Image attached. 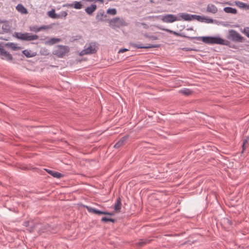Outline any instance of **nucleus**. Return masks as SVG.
Instances as JSON below:
<instances>
[{
    "mask_svg": "<svg viewBox=\"0 0 249 249\" xmlns=\"http://www.w3.org/2000/svg\"><path fill=\"white\" fill-rule=\"evenodd\" d=\"M187 38L189 39H196L198 41H202L204 43L207 44H219L228 45L229 41L224 40L219 36H187Z\"/></svg>",
    "mask_w": 249,
    "mask_h": 249,
    "instance_id": "f257e3e1",
    "label": "nucleus"
},
{
    "mask_svg": "<svg viewBox=\"0 0 249 249\" xmlns=\"http://www.w3.org/2000/svg\"><path fill=\"white\" fill-rule=\"evenodd\" d=\"M16 37L21 40L32 41L38 39V36L36 35H31L30 33L15 32Z\"/></svg>",
    "mask_w": 249,
    "mask_h": 249,
    "instance_id": "f03ea898",
    "label": "nucleus"
},
{
    "mask_svg": "<svg viewBox=\"0 0 249 249\" xmlns=\"http://www.w3.org/2000/svg\"><path fill=\"white\" fill-rule=\"evenodd\" d=\"M69 47L67 46L59 45L57 48L53 51V53L59 58H62L69 52Z\"/></svg>",
    "mask_w": 249,
    "mask_h": 249,
    "instance_id": "7ed1b4c3",
    "label": "nucleus"
},
{
    "mask_svg": "<svg viewBox=\"0 0 249 249\" xmlns=\"http://www.w3.org/2000/svg\"><path fill=\"white\" fill-rule=\"evenodd\" d=\"M161 20L165 23H172L176 21H180L181 18L173 14H164L160 16Z\"/></svg>",
    "mask_w": 249,
    "mask_h": 249,
    "instance_id": "20e7f679",
    "label": "nucleus"
},
{
    "mask_svg": "<svg viewBox=\"0 0 249 249\" xmlns=\"http://www.w3.org/2000/svg\"><path fill=\"white\" fill-rule=\"evenodd\" d=\"M0 57L2 60H5L9 62L13 60V57L11 54L5 51L3 46L0 44Z\"/></svg>",
    "mask_w": 249,
    "mask_h": 249,
    "instance_id": "39448f33",
    "label": "nucleus"
},
{
    "mask_svg": "<svg viewBox=\"0 0 249 249\" xmlns=\"http://www.w3.org/2000/svg\"><path fill=\"white\" fill-rule=\"evenodd\" d=\"M96 47L97 46L95 42H91L89 43L87 48L81 51L80 54L84 55L94 53L96 52Z\"/></svg>",
    "mask_w": 249,
    "mask_h": 249,
    "instance_id": "423d86ee",
    "label": "nucleus"
},
{
    "mask_svg": "<svg viewBox=\"0 0 249 249\" xmlns=\"http://www.w3.org/2000/svg\"><path fill=\"white\" fill-rule=\"evenodd\" d=\"M230 38L235 42H243L244 37L237 31L231 30L230 34Z\"/></svg>",
    "mask_w": 249,
    "mask_h": 249,
    "instance_id": "0eeeda50",
    "label": "nucleus"
},
{
    "mask_svg": "<svg viewBox=\"0 0 249 249\" xmlns=\"http://www.w3.org/2000/svg\"><path fill=\"white\" fill-rule=\"evenodd\" d=\"M124 22L123 19H120L118 17H116L109 21V23L110 26L113 28L119 27L120 26L124 25Z\"/></svg>",
    "mask_w": 249,
    "mask_h": 249,
    "instance_id": "6e6552de",
    "label": "nucleus"
},
{
    "mask_svg": "<svg viewBox=\"0 0 249 249\" xmlns=\"http://www.w3.org/2000/svg\"><path fill=\"white\" fill-rule=\"evenodd\" d=\"M133 46L137 49H149L153 48H159L160 47V44H151L147 46H143V44L140 42L133 44Z\"/></svg>",
    "mask_w": 249,
    "mask_h": 249,
    "instance_id": "1a4fd4ad",
    "label": "nucleus"
},
{
    "mask_svg": "<svg viewBox=\"0 0 249 249\" xmlns=\"http://www.w3.org/2000/svg\"><path fill=\"white\" fill-rule=\"evenodd\" d=\"M0 23H3V25L1 28L2 31L0 30V34L8 33L10 31V26L8 21L0 19Z\"/></svg>",
    "mask_w": 249,
    "mask_h": 249,
    "instance_id": "9d476101",
    "label": "nucleus"
},
{
    "mask_svg": "<svg viewBox=\"0 0 249 249\" xmlns=\"http://www.w3.org/2000/svg\"><path fill=\"white\" fill-rule=\"evenodd\" d=\"M96 19L98 21H107V15L103 10H99L96 16Z\"/></svg>",
    "mask_w": 249,
    "mask_h": 249,
    "instance_id": "9b49d317",
    "label": "nucleus"
},
{
    "mask_svg": "<svg viewBox=\"0 0 249 249\" xmlns=\"http://www.w3.org/2000/svg\"><path fill=\"white\" fill-rule=\"evenodd\" d=\"M89 213H92L97 215L104 214L105 211H100L88 206H84Z\"/></svg>",
    "mask_w": 249,
    "mask_h": 249,
    "instance_id": "f8f14e48",
    "label": "nucleus"
},
{
    "mask_svg": "<svg viewBox=\"0 0 249 249\" xmlns=\"http://www.w3.org/2000/svg\"><path fill=\"white\" fill-rule=\"evenodd\" d=\"M45 170L48 173H49L50 175L52 176L54 178H61L63 177V175L58 172L47 169H45Z\"/></svg>",
    "mask_w": 249,
    "mask_h": 249,
    "instance_id": "ddd939ff",
    "label": "nucleus"
},
{
    "mask_svg": "<svg viewBox=\"0 0 249 249\" xmlns=\"http://www.w3.org/2000/svg\"><path fill=\"white\" fill-rule=\"evenodd\" d=\"M192 14L186 13H180L178 14V18H181L185 21L192 20Z\"/></svg>",
    "mask_w": 249,
    "mask_h": 249,
    "instance_id": "4468645a",
    "label": "nucleus"
},
{
    "mask_svg": "<svg viewBox=\"0 0 249 249\" xmlns=\"http://www.w3.org/2000/svg\"><path fill=\"white\" fill-rule=\"evenodd\" d=\"M128 136H124L121 139H120L114 145V147L115 148H118L122 146L124 142L128 139Z\"/></svg>",
    "mask_w": 249,
    "mask_h": 249,
    "instance_id": "2eb2a0df",
    "label": "nucleus"
},
{
    "mask_svg": "<svg viewBox=\"0 0 249 249\" xmlns=\"http://www.w3.org/2000/svg\"><path fill=\"white\" fill-rule=\"evenodd\" d=\"M96 8V5L95 4H92L90 6L87 7L85 10L88 14L91 15L95 11Z\"/></svg>",
    "mask_w": 249,
    "mask_h": 249,
    "instance_id": "dca6fc26",
    "label": "nucleus"
},
{
    "mask_svg": "<svg viewBox=\"0 0 249 249\" xmlns=\"http://www.w3.org/2000/svg\"><path fill=\"white\" fill-rule=\"evenodd\" d=\"M207 11L209 13L215 14L217 12V7L213 4H209L207 6Z\"/></svg>",
    "mask_w": 249,
    "mask_h": 249,
    "instance_id": "f3484780",
    "label": "nucleus"
},
{
    "mask_svg": "<svg viewBox=\"0 0 249 249\" xmlns=\"http://www.w3.org/2000/svg\"><path fill=\"white\" fill-rule=\"evenodd\" d=\"M22 53L27 58L33 57L36 54V53L32 52L31 50L27 49L23 50Z\"/></svg>",
    "mask_w": 249,
    "mask_h": 249,
    "instance_id": "a211bd4d",
    "label": "nucleus"
},
{
    "mask_svg": "<svg viewBox=\"0 0 249 249\" xmlns=\"http://www.w3.org/2000/svg\"><path fill=\"white\" fill-rule=\"evenodd\" d=\"M223 11L225 13H231L232 14H236L237 12L236 9L231 7H225L224 8Z\"/></svg>",
    "mask_w": 249,
    "mask_h": 249,
    "instance_id": "6ab92c4d",
    "label": "nucleus"
},
{
    "mask_svg": "<svg viewBox=\"0 0 249 249\" xmlns=\"http://www.w3.org/2000/svg\"><path fill=\"white\" fill-rule=\"evenodd\" d=\"M16 9L21 14H27L28 12L27 10L21 4H18Z\"/></svg>",
    "mask_w": 249,
    "mask_h": 249,
    "instance_id": "aec40b11",
    "label": "nucleus"
},
{
    "mask_svg": "<svg viewBox=\"0 0 249 249\" xmlns=\"http://www.w3.org/2000/svg\"><path fill=\"white\" fill-rule=\"evenodd\" d=\"M114 209L115 211H120L121 209V200L120 197H119L116 201L114 204Z\"/></svg>",
    "mask_w": 249,
    "mask_h": 249,
    "instance_id": "412c9836",
    "label": "nucleus"
},
{
    "mask_svg": "<svg viewBox=\"0 0 249 249\" xmlns=\"http://www.w3.org/2000/svg\"><path fill=\"white\" fill-rule=\"evenodd\" d=\"M179 93H181L184 95H189L192 93V91L187 88H184L179 90Z\"/></svg>",
    "mask_w": 249,
    "mask_h": 249,
    "instance_id": "4be33fe9",
    "label": "nucleus"
},
{
    "mask_svg": "<svg viewBox=\"0 0 249 249\" xmlns=\"http://www.w3.org/2000/svg\"><path fill=\"white\" fill-rule=\"evenodd\" d=\"M48 15L50 17L53 18H58L60 17V15H58V14L55 13V11L54 9H53L51 11H49Z\"/></svg>",
    "mask_w": 249,
    "mask_h": 249,
    "instance_id": "5701e85b",
    "label": "nucleus"
},
{
    "mask_svg": "<svg viewBox=\"0 0 249 249\" xmlns=\"http://www.w3.org/2000/svg\"><path fill=\"white\" fill-rule=\"evenodd\" d=\"M201 19H202L201 20V21H200L201 22H205L206 23H213V19L208 18V17H204V16H201Z\"/></svg>",
    "mask_w": 249,
    "mask_h": 249,
    "instance_id": "b1692460",
    "label": "nucleus"
},
{
    "mask_svg": "<svg viewBox=\"0 0 249 249\" xmlns=\"http://www.w3.org/2000/svg\"><path fill=\"white\" fill-rule=\"evenodd\" d=\"M235 3L238 7L240 8H247V9L249 8V5L244 3L243 2L237 1H235Z\"/></svg>",
    "mask_w": 249,
    "mask_h": 249,
    "instance_id": "393cba45",
    "label": "nucleus"
},
{
    "mask_svg": "<svg viewBox=\"0 0 249 249\" xmlns=\"http://www.w3.org/2000/svg\"><path fill=\"white\" fill-rule=\"evenodd\" d=\"M40 53L42 55H48L50 54V51L45 47H42L40 49Z\"/></svg>",
    "mask_w": 249,
    "mask_h": 249,
    "instance_id": "a878e982",
    "label": "nucleus"
},
{
    "mask_svg": "<svg viewBox=\"0 0 249 249\" xmlns=\"http://www.w3.org/2000/svg\"><path fill=\"white\" fill-rule=\"evenodd\" d=\"M83 7V4L80 1H74L73 2V8L76 9H81Z\"/></svg>",
    "mask_w": 249,
    "mask_h": 249,
    "instance_id": "bb28decb",
    "label": "nucleus"
},
{
    "mask_svg": "<svg viewBox=\"0 0 249 249\" xmlns=\"http://www.w3.org/2000/svg\"><path fill=\"white\" fill-rule=\"evenodd\" d=\"M61 41L60 38H52L50 39H49L47 42L50 44V45H53L54 44L57 42H59Z\"/></svg>",
    "mask_w": 249,
    "mask_h": 249,
    "instance_id": "cd10ccee",
    "label": "nucleus"
},
{
    "mask_svg": "<svg viewBox=\"0 0 249 249\" xmlns=\"http://www.w3.org/2000/svg\"><path fill=\"white\" fill-rule=\"evenodd\" d=\"M5 46L10 47L13 50H17L19 47L16 46V44L13 42H8L5 44Z\"/></svg>",
    "mask_w": 249,
    "mask_h": 249,
    "instance_id": "c85d7f7f",
    "label": "nucleus"
},
{
    "mask_svg": "<svg viewBox=\"0 0 249 249\" xmlns=\"http://www.w3.org/2000/svg\"><path fill=\"white\" fill-rule=\"evenodd\" d=\"M143 35L146 38L149 39L150 40H155L158 39V37L157 36L149 35L147 33L144 34Z\"/></svg>",
    "mask_w": 249,
    "mask_h": 249,
    "instance_id": "c756f323",
    "label": "nucleus"
},
{
    "mask_svg": "<svg viewBox=\"0 0 249 249\" xmlns=\"http://www.w3.org/2000/svg\"><path fill=\"white\" fill-rule=\"evenodd\" d=\"M101 221L102 222H106V223H107L108 222H112V223H114L115 221V220L113 218H108V217H103L102 218H101Z\"/></svg>",
    "mask_w": 249,
    "mask_h": 249,
    "instance_id": "7c9ffc66",
    "label": "nucleus"
},
{
    "mask_svg": "<svg viewBox=\"0 0 249 249\" xmlns=\"http://www.w3.org/2000/svg\"><path fill=\"white\" fill-rule=\"evenodd\" d=\"M107 13L111 15H115L117 13V11L115 8H109L107 10Z\"/></svg>",
    "mask_w": 249,
    "mask_h": 249,
    "instance_id": "2f4dec72",
    "label": "nucleus"
},
{
    "mask_svg": "<svg viewBox=\"0 0 249 249\" xmlns=\"http://www.w3.org/2000/svg\"><path fill=\"white\" fill-rule=\"evenodd\" d=\"M30 31L35 32V33H37V32H39V27H38L36 25H34V26L30 27Z\"/></svg>",
    "mask_w": 249,
    "mask_h": 249,
    "instance_id": "473e14b6",
    "label": "nucleus"
},
{
    "mask_svg": "<svg viewBox=\"0 0 249 249\" xmlns=\"http://www.w3.org/2000/svg\"><path fill=\"white\" fill-rule=\"evenodd\" d=\"M192 19H195L196 20L199 22L201 21V16L200 15H192Z\"/></svg>",
    "mask_w": 249,
    "mask_h": 249,
    "instance_id": "72a5a7b5",
    "label": "nucleus"
},
{
    "mask_svg": "<svg viewBox=\"0 0 249 249\" xmlns=\"http://www.w3.org/2000/svg\"><path fill=\"white\" fill-rule=\"evenodd\" d=\"M150 242L149 240L148 239H145V240H141L138 243V245L140 246H142Z\"/></svg>",
    "mask_w": 249,
    "mask_h": 249,
    "instance_id": "f704fd0d",
    "label": "nucleus"
},
{
    "mask_svg": "<svg viewBox=\"0 0 249 249\" xmlns=\"http://www.w3.org/2000/svg\"><path fill=\"white\" fill-rule=\"evenodd\" d=\"M157 27L158 29H160V30H163V31H166L167 32L169 33H170V34H172V33H173V31H174L171 30L169 29H167V28H161V27H159L158 26H157Z\"/></svg>",
    "mask_w": 249,
    "mask_h": 249,
    "instance_id": "c9c22d12",
    "label": "nucleus"
},
{
    "mask_svg": "<svg viewBox=\"0 0 249 249\" xmlns=\"http://www.w3.org/2000/svg\"><path fill=\"white\" fill-rule=\"evenodd\" d=\"M244 32L246 36L249 37V27H245L244 29Z\"/></svg>",
    "mask_w": 249,
    "mask_h": 249,
    "instance_id": "e433bc0d",
    "label": "nucleus"
},
{
    "mask_svg": "<svg viewBox=\"0 0 249 249\" xmlns=\"http://www.w3.org/2000/svg\"><path fill=\"white\" fill-rule=\"evenodd\" d=\"M67 15H68V14L66 11H61V12H60V14L58 15L60 16V18H62V17L65 18L67 16Z\"/></svg>",
    "mask_w": 249,
    "mask_h": 249,
    "instance_id": "4c0bfd02",
    "label": "nucleus"
},
{
    "mask_svg": "<svg viewBox=\"0 0 249 249\" xmlns=\"http://www.w3.org/2000/svg\"><path fill=\"white\" fill-rule=\"evenodd\" d=\"M182 50L183 51H184L185 52H188V51H195L196 50L195 49H194L192 48H190V47H184V48H182Z\"/></svg>",
    "mask_w": 249,
    "mask_h": 249,
    "instance_id": "58836bf2",
    "label": "nucleus"
},
{
    "mask_svg": "<svg viewBox=\"0 0 249 249\" xmlns=\"http://www.w3.org/2000/svg\"><path fill=\"white\" fill-rule=\"evenodd\" d=\"M49 28V27L48 26L43 25V26L39 27V31H40L42 30H46V29H48Z\"/></svg>",
    "mask_w": 249,
    "mask_h": 249,
    "instance_id": "ea45409f",
    "label": "nucleus"
},
{
    "mask_svg": "<svg viewBox=\"0 0 249 249\" xmlns=\"http://www.w3.org/2000/svg\"><path fill=\"white\" fill-rule=\"evenodd\" d=\"M127 51H128V49H125V48L121 49L118 51V53H124V52H125Z\"/></svg>",
    "mask_w": 249,
    "mask_h": 249,
    "instance_id": "a19ab883",
    "label": "nucleus"
},
{
    "mask_svg": "<svg viewBox=\"0 0 249 249\" xmlns=\"http://www.w3.org/2000/svg\"><path fill=\"white\" fill-rule=\"evenodd\" d=\"M247 143V140H244L243 142V144H242V148L243 150L245 149V145Z\"/></svg>",
    "mask_w": 249,
    "mask_h": 249,
    "instance_id": "79ce46f5",
    "label": "nucleus"
},
{
    "mask_svg": "<svg viewBox=\"0 0 249 249\" xmlns=\"http://www.w3.org/2000/svg\"><path fill=\"white\" fill-rule=\"evenodd\" d=\"M64 6H66L68 7H73V3H70V4H66L64 5Z\"/></svg>",
    "mask_w": 249,
    "mask_h": 249,
    "instance_id": "37998d69",
    "label": "nucleus"
},
{
    "mask_svg": "<svg viewBox=\"0 0 249 249\" xmlns=\"http://www.w3.org/2000/svg\"><path fill=\"white\" fill-rule=\"evenodd\" d=\"M104 214H106V215H114V213H110V212H106L105 211V213Z\"/></svg>",
    "mask_w": 249,
    "mask_h": 249,
    "instance_id": "c03bdc74",
    "label": "nucleus"
},
{
    "mask_svg": "<svg viewBox=\"0 0 249 249\" xmlns=\"http://www.w3.org/2000/svg\"><path fill=\"white\" fill-rule=\"evenodd\" d=\"M178 36H181V37H185L186 38L187 36H186L185 33H179V35Z\"/></svg>",
    "mask_w": 249,
    "mask_h": 249,
    "instance_id": "a18cd8bd",
    "label": "nucleus"
},
{
    "mask_svg": "<svg viewBox=\"0 0 249 249\" xmlns=\"http://www.w3.org/2000/svg\"><path fill=\"white\" fill-rule=\"evenodd\" d=\"M142 24L143 26V28L145 29L148 28L149 26L145 23H142Z\"/></svg>",
    "mask_w": 249,
    "mask_h": 249,
    "instance_id": "49530a36",
    "label": "nucleus"
},
{
    "mask_svg": "<svg viewBox=\"0 0 249 249\" xmlns=\"http://www.w3.org/2000/svg\"><path fill=\"white\" fill-rule=\"evenodd\" d=\"M172 34H174V35H176L177 36H178L179 35V33H178V32H177L176 31H173Z\"/></svg>",
    "mask_w": 249,
    "mask_h": 249,
    "instance_id": "de8ad7c7",
    "label": "nucleus"
},
{
    "mask_svg": "<svg viewBox=\"0 0 249 249\" xmlns=\"http://www.w3.org/2000/svg\"><path fill=\"white\" fill-rule=\"evenodd\" d=\"M186 30L187 31H193V27H191L188 28L186 29Z\"/></svg>",
    "mask_w": 249,
    "mask_h": 249,
    "instance_id": "09e8293b",
    "label": "nucleus"
},
{
    "mask_svg": "<svg viewBox=\"0 0 249 249\" xmlns=\"http://www.w3.org/2000/svg\"><path fill=\"white\" fill-rule=\"evenodd\" d=\"M29 222L26 221L24 223V225L26 227H27L28 226Z\"/></svg>",
    "mask_w": 249,
    "mask_h": 249,
    "instance_id": "8fccbe9b",
    "label": "nucleus"
},
{
    "mask_svg": "<svg viewBox=\"0 0 249 249\" xmlns=\"http://www.w3.org/2000/svg\"><path fill=\"white\" fill-rule=\"evenodd\" d=\"M97 1L100 2L101 3H102L104 2V0H97Z\"/></svg>",
    "mask_w": 249,
    "mask_h": 249,
    "instance_id": "3c124183",
    "label": "nucleus"
},
{
    "mask_svg": "<svg viewBox=\"0 0 249 249\" xmlns=\"http://www.w3.org/2000/svg\"><path fill=\"white\" fill-rule=\"evenodd\" d=\"M82 1H89V0H82Z\"/></svg>",
    "mask_w": 249,
    "mask_h": 249,
    "instance_id": "603ef678",
    "label": "nucleus"
},
{
    "mask_svg": "<svg viewBox=\"0 0 249 249\" xmlns=\"http://www.w3.org/2000/svg\"><path fill=\"white\" fill-rule=\"evenodd\" d=\"M167 1H170V0H167Z\"/></svg>",
    "mask_w": 249,
    "mask_h": 249,
    "instance_id": "864d4df0",
    "label": "nucleus"
}]
</instances>
